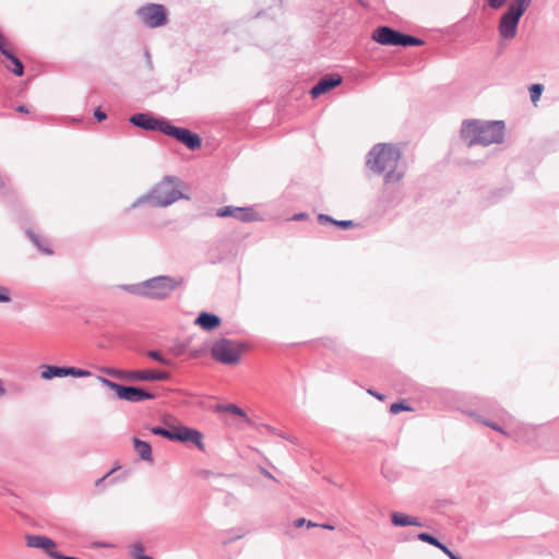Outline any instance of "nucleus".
I'll use <instances>...</instances> for the list:
<instances>
[{"mask_svg": "<svg viewBox=\"0 0 559 559\" xmlns=\"http://www.w3.org/2000/svg\"><path fill=\"white\" fill-rule=\"evenodd\" d=\"M401 157L402 152L396 145L378 143L368 152L366 167L376 175H383L384 183H395L404 177V171L399 169Z\"/></svg>", "mask_w": 559, "mask_h": 559, "instance_id": "1", "label": "nucleus"}, {"mask_svg": "<svg viewBox=\"0 0 559 559\" xmlns=\"http://www.w3.org/2000/svg\"><path fill=\"white\" fill-rule=\"evenodd\" d=\"M504 129L506 126L502 120H464L460 130V136L467 146H488L503 142Z\"/></svg>", "mask_w": 559, "mask_h": 559, "instance_id": "2", "label": "nucleus"}, {"mask_svg": "<svg viewBox=\"0 0 559 559\" xmlns=\"http://www.w3.org/2000/svg\"><path fill=\"white\" fill-rule=\"evenodd\" d=\"M183 182L176 176H166L157 182L147 194L140 197L133 206H139L143 203H150L154 207H165L178 200L189 199L181 191Z\"/></svg>", "mask_w": 559, "mask_h": 559, "instance_id": "3", "label": "nucleus"}, {"mask_svg": "<svg viewBox=\"0 0 559 559\" xmlns=\"http://www.w3.org/2000/svg\"><path fill=\"white\" fill-rule=\"evenodd\" d=\"M182 283V277L159 275L148 278L140 284L126 285L123 286V289L136 296L163 300L168 298Z\"/></svg>", "mask_w": 559, "mask_h": 559, "instance_id": "4", "label": "nucleus"}, {"mask_svg": "<svg viewBox=\"0 0 559 559\" xmlns=\"http://www.w3.org/2000/svg\"><path fill=\"white\" fill-rule=\"evenodd\" d=\"M372 39L383 46L408 47L424 45L423 39L401 33L390 26L377 27L372 33Z\"/></svg>", "mask_w": 559, "mask_h": 559, "instance_id": "5", "label": "nucleus"}, {"mask_svg": "<svg viewBox=\"0 0 559 559\" xmlns=\"http://www.w3.org/2000/svg\"><path fill=\"white\" fill-rule=\"evenodd\" d=\"M151 432L155 436H160L171 441L191 442L194 443L199 450H205L203 436L197 429H192L186 426L174 427V429L156 426L151 428Z\"/></svg>", "mask_w": 559, "mask_h": 559, "instance_id": "6", "label": "nucleus"}, {"mask_svg": "<svg viewBox=\"0 0 559 559\" xmlns=\"http://www.w3.org/2000/svg\"><path fill=\"white\" fill-rule=\"evenodd\" d=\"M103 372L119 380L129 381H165L170 378L169 372L163 370H123L106 367Z\"/></svg>", "mask_w": 559, "mask_h": 559, "instance_id": "7", "label": "nucleus"}, {"mask_svg": "<svg viewBox=\"0 0 559 559\" xmlns=\"http://www.w3.org/2000/svg\"><path fill=\"white\" fill-rule=\"evenodd\" d=\"M98 381L107 386L108 389L115 391L117 397L119 400H123L131 403L142 402L144 400H154L155 395L142 388L123 385L117 382H114L105 377H97Z\"/></svg>", "mask_w": 559, "mask_h": 559, "instance_id": "8", "label": "nucleus"}, {"mask_svg": "<svg viewBox=\"0 0 559 559\" xmlns=\"http://www.w3.org/2000/svg\"><path fill=\"white\" fill-rule=\"evenodd\" d=\"M140 22L148 28H157L167 24V10L163 4L146 3L135 12Z\"/></svg>", "mask_w": 559, "mask_h": 559, "instance_id": "9", "label": "nucleus"}, {"mask_svg": "<svg viewBox=\"0 0 559 559\" xmlns=\"http://www.w3.org/2000/svg\"><path fill=\"white\" fill-rule=\"evenodd\" d=\"M213 359L224 365H236L240 359V350L227 338H219L211 347Z\"/></svg>", "mask_w": 559, "mask_h": 559, "instance_id": "10", "label": "nucleus"}, {"mask_svg": "<svg viewBox=\"0 0 559 559\" xmlns=\"http://www.w3.org/2000/svg\"><path fill=\"white\" fill-rule=\"evenodd\" d=\"M164 134L176 139L191 151H195L201 147L202 139L198 133L182 127H176L169 121L165 126Z\"/></svg>", "mask_w": 559, "mask_h": 559, "instance_id": "11", "label": "nucleus"}, {"mask_svg": "<svg viewBox=\"0 0 559 559\" xmlns=\"http://www.w3.org/2000/svg\"><path fill=\"white\" fill-rule=\"evenodd\" d=\"M521 17V14L508 9L500 17L498 25L499 35L507 40L513 39L516 36Z\"/></svg>", "mask_w": 559, "mask_h": 559, "instance_id": "12", "label": "nucleus"}, {"mask_svg": "<svg viewBox=\"0 0 559 559\" xmlns=\"http://www.w3.org/2000/svg\"><path fill=\"white\" fill-rule=\"evenodd\" d=\"M130 123L133 126L141 128L147 131H160L164 133L165 126H167L168 120L164 118H155L150 114L140 112L134 114L129 118Z\"/></svg>", "mask_w": 559, "mask_h": 559, "instance_id": "13", "label": "nucleus"}, {"mask_svg": "<svg viewBox=\"0 0 559 559\" xmlns=\"http://www.w3.org/2000/svg\"><path fill=\"white\" fill-rule=\"evenodd\" d=\"M217 217H234L240 222L248 223L258 221V214L251 206L226 205L216 211Z\"/></svg>", "mask_w": 559, "mask_h": 559, "instance_id": "14", "label": "nucleus"}, {"mask_svg": "<svg viewBox=\"0 0 559 559\" xmlns=\"http://www.w3.org/2000/svg\"><path fill=\"white\" fill-rule=\"evenodd\" d=\"M25 544L29 548L44 550L45 554L51 559H53V555H60V552L56 550V542L45 535L28 534L25 536Z\"/></svg>", "mask_w": 559, "mask_h": 559, "instance_id": "15", "label": "nucleus"}, {"mask_svg": "<svg viewBox=\"0 0 559 559\" xmlns=\"http://www.w3.org/2000/svg\"><path fill=\"white\" fill-rule=\"evenodd\" d=\"M342 83V76L338 74H326L322 76L317 84L310 90V94L313 98L319 97L322 94L328 93L332 88L338 86Z\"/></svg>", "mask_w": 559, "mask_h": 559, "instance_id": "16", "label": "nucleus"}, {"mask_svg": "<svg viewBox=\"0 0 559 559\" xmlns=\"http://www.w3.org/2000/svg\"><path fill=\"white\" fill-rule=\"evenodd\" d=\"M194 323L205 331H212L221 325L222 320L217 314L203 311L197 317Z\"/></svg>", "mask_w": 559, "mask_h": 559, "instance_id": "17", "label": "nucleus"}, {"mask_svg": "<svg viewBox=\"0 0 559 559\" xmlns=\"http://www.w3.org/2000/svg\"><path fill=\"white\" fill-rule=\"evenodd\" d=\"M391 522L394 526H400V527L408 526V525L423 526V524L419 522V520L417 518H413V516L406 515L401 512H393L391 514Z\"/></svg>", "mask_w": 559, "mask_h": 559, "instance_id": "18", "label": "nucleus"}, {"mask_svg": "<svg viewBox=\"0 0 559 559\" xmlns=\"http://www.w3.org/2000/svg\"><path fill=\"white\" fill-rule=\"evenodd\" d=\"M134 450L139 454L140 459L143 461L152 462V447L148 442L140 440L138 438L133 439Z\"/></svg>", "mask_w": 559, "mask_h": 559, "instance_id": "19", "label": "nucleus"}, {"mask_svg": "<svg viewBox=\"0 0 559 559\" xmlns=\"http://www.w3.org/2000/svg\"><path fill=\"white\" fill-rule=\"evenodd\" d=\"M0 52L11 61L13 64L12 68L8 67L10 71H12L15 75L22 76L24 73V66L20 61L19 58H16L10 50H8L5 47H0Z\"/></svg>", "mask_w": 559, "mask_h": 559, "instance_id": "20", "label": "nucleus"}, {"mask_svg": "<svg viewBox=\"0 0 559 559\" xmlns=\"http://www.w3.org/2000/svg\"><path fill=\"white\" fill-rule=\"evenodd\" d=\"M40 377L45 380H50L52 378H61L63 376V367L59 366H44V370L40 373Z\"/></svg>", "mask_w": 559, "mask_h": 559, "instance_id": "21", "label": "nucleus"}, {"mask_svg": "<svg viewBox=\"0 0 559 559\" xmlns=\"http://www.w3.org/2000/svg\"><path fill=\"white\" fill-rule=\"evenodd\" d=\"M63 376L68 377H75V378H84L92 376V372L86 369H80L75 367H63Z\"/></svg>", "mask_w": 559, "mask_h": 559, "instance_id": "22", "label": "nucleus"}, {"mask_svg": "<svg viewBox=\"0 0 559 559\" xmlns=\"http://www.w3.org/2000/svg\"><path fill=\"white\" fill-rule=\"evenodd\" d=\"M222 409L236 416L242 417L249 425L252 424L251 419L247 416L245 411L235 404H226L225 406H222Z\"/></svg>", "mask_w": 559, "mask_h": 559, "instance_id": "23", "label": "nucleus"}, {"mask_svg": "<svg viewBox=\"0 0 559 559\" xmlns=\"http://www.w3.org/2000/svg\"><path fill=\"white\" fill-rule=\"evenodd\" d=\"M531 3L532 0H512L508 9L523 15Z\"/></svg>", "mask_w": 559, "mask_h": 559, "instance_id": "24", "label": "nucleus"}, {"mask_svg": "<svg viewBox=\"0 0 559 559\" xmlns=\"http://www.w3.org/2000/svg\"><path fill=\"white\" fill-rule=\"evenodd\" d=\"M146 355L147 357H150L151 359L162 364V365H165V366H170L171 365V359H168L166 358L159 350H156V349H150L146 352Z\"/></svg>", "mask_w": 559, "mask_h": 559, "instance_id": "25", "label": "nucleus"}, {"mask_svg": "<svg viewBox=\"0 0 559 559\" xmlns=\"http://www.w3.org/2000/svg\"><path fill=\"white\" fill-rule=\"evenodd\" d=\"M417 538L421 542H425V543H428L435 547H437L439 549V547H441V542L435 537L433 535L429 534V533H419L417 535Z\"/></svg>", "mask_w": 559, "mask_h": 559, "instance_id": "26", "label": "nucleus"}, {"mask_svg": "<svg viewBox=\"0 0 559 559\" xmlns=\"http://www.w3.org/2000/svg\"><path fill=\"white\" fill-rule=\"evenodd\" d=\"M544 91V86L542 84H533L530 87V97L533 103L539 100L542 93Z\"/></svg>", "mask_w": 559, "mask_h": 559, "instance_id": "27", "label": "nucleus"}, {"mask_svg": "<svg viewBox=\"0 0 559 559\" xmlns=\"http://www.w3.org/2000/svg\"><path fill=\"white\" fill-rule=\"evenodd\" d=\"M411 409H412L411 406L404 402H396V403L391 404V406H390V412L394 415L399 414L400 412L411 411Z\"/></svg>", "mask_w": 559, "mask_h": 559, "instance_id": "28", "label": "nucleus"}, {"mask_svg": "<svg viewBox=\"0 0 559 559\" xmlns=\"http://www.w3.org/2000/svg\"><path fill=\"white\" fill-rule=\"evenodd\" d=\"M10 301L11 295L9 288L0 285V304H7Z\"/></svg>", "mask_w": 559, "mask_h": 559, "instance_id": "29", "label": "nucleus"}, {"mask_svg": "<svg viewBox=\"0 0 559 559\" xmlns=\"http://www.w3.org/2000/svg\"><path fill=\"white\" fill-rule=\"evenodd\" d=\"M302 525H307V527H317L318 524L314 523V522H311V521H307L306 519L304 518H300V519H297L295 522H294V526L295 527H301Z\"/></svg>", "mask_w": 559, "mask_h": 559, "instance_id": "30", "label": "nucleus"}, {"mask_svg": "<svg viewBox=\"0 0 559 559\" xmlns=\"http://www.w3.org/2000/svg\"><path fill=\"white\" fill-rule=\"evenodd\" d=\"M334 225L342 228V229H348L355 226L354 221L346 219V221H337L335 219Z\"/></svg>", "mask_w": 559, "mask_h": 559, "instance_id": "31", "label": "nucleus"}, {"mask_svg": "<svg viewBox=\"0 0 559 559\" xmlns=\"http://www.w3.org/2000/svg\"><path fill=\"white\" fill-rule=\"evenodd\" d=\"M28 235H29V238L32 239V241L37 246V248H38V249H40L41 251H44V252H45V253H47V254L52 253V251H51V250H49V249H47V248H43V247L40 246V243H39V239H38V237H37L35 234H33V233H28Z\"/></svg>", "mask_w": 559, "mask_h": 559, "instance_id": "32", "label": "nucleus"}, {"mask_svg": "<svg viewBox=\"0 0 559 559\" xmlns=\"http://www.w3.org/2000/svg\"><path fill=\"white\" fill-rule=\"evenodd\" d=\"M439 549L445 554L450 559H462L459 555L454 554L453 551H451L447 545H444L443 543L441 544V547H439Z\"/></svg>", "mask_w": 559, "mask_h": 559, "instance_id": "33", "label": "nucleus"}, {"mask_svg": "<svg viewBox=\"0 0 559 559\" xmlns=\"http://www.w3.org/2000/svg\"><path fill=\"white\" fill-rule=\"evenodd\" d=\"M144 547L141 543H135L132 545V556L136 559V556H143L142 552Z\"/></svg>", "mask_w": 559, "mask_h": 559, "instance_id": "34", "label": "nucleus"}, {"mask_svg": "<svg viewBox=\"0 0 559 559\" xmlns=\"http://www.w3.org/2000/svg\"><path fill=\"white\" fill-rule=\"evenodd\" d=\"M318 222L320 224L329 223V224H333L334 225L335 218H333V217H331V216H329L326 214H319L318 215Z\"/></svg>", "mask_w": 559, "mask_h": 559, "instance_id": "35", "label": "nucleus"}, {"mask_svg": "<svg viewBox=\"0 0 559 559\" xmlns=\"http://www.w3.org/2000/svg\"><path fill=\"white\" fill-rule=\"evenodd\" d=\"M487 2L491 9H500L502 5H504L507 0H487Z\"/></svg>", "mask_w": 559, "mask_h": 559, "instance_id": "36", "label": "nucleus"}, {"mask_svg": "<svg viewBox=\"0 0 559 559\" xmlns=\"http://www.w3.org/2000/svg\"><path fill=\"white\" fill-rule=\"evenodd\" d=\"M94 117L95 119L100 122V121H104L106 118H107V115L105 111H103L100 108H96L94 110Z\"/></svg>", "mask_w": 559, "mask_h": 559, "instance_id": "37", "label": "nucleus"}, {"mask_svg": "<svg viewBox=\"0 0 559 559\" xmlns=\"http://www.w3.org/2000/svg\"><path fill=\"white\" fill-rule=\"evenodd\" d=\"M367 393L374 396L376 399L380 400V401H384L385 400V395L382 394V393H379L372 389H368L367 390Z\"/></svg>", "mask_w": 559, "mask_h": 559, "instance_id": "38", "label": "nucleus"}, {"mask_svg": "<svg viewBox=\"0 0 559 559\" xmlns=\"http://www.w3.org/2000/svg\"><path fill=\"white\" fill-rule=\"evenodd\" d=\"M15 110L17 112H22V114H27L28 112V108L25 106V105H19Z\"/></svg>", "mask_w": 559, "mask_h": 559, "instance_id": "39", "label": "nucleus"}, {"mask_svg": "<svg viewBox=\"0 0 559 559\" xmlns=\"http://www.w3.org/2000/svg\"><path fill=\"white\" fill-rule=\"evenodd\" d=\"M307 217V214L306 213H298V214H295L293 216V219L294 221H301V219H305Z\"/></svg>", "mask_w": 559, "mask_h": 559, "instance_id": "40", "label": "nucleus"}, {"mask_svg": "<svg viewBox=\"0 0 559 559\" xmlns=\"http://www.w3.org/2000/svg\"><path fill=\"white\" fill-rule=\"evenodd\" d=\"M145 59H146V63H147L148 68L152 69L153 63H152L151 55L147 50L145 51Z\"/></svg>", "mask_w": 559, "mask_h": 559, "instance_id": "41", "label": "nucleus"}, {"mask_svg": "<svg viewBox=\"0 0 559 559\" xmlns=\"http://www.w3.org/2000/svg\"><path fill=\"white\" fill-rule=\"evenodd\" d=\"M319 527H322L324 530H329V531H333L335 530V527L331 524H328V523H323V524H318Z\"/></svg>", "mask_w": 559, "mask_h": 559, "instance_id": "42", "label": "nucleus"}, {"mask_svg": "<svg viewBox=\"0 0 559 559\" xmlns=\"http://www.w3.org/2000/svg\"><path fill=\"white\" fill-rule=\"evenodd\" d=\"M263 427L270 432V433H274V435H277V431L274 427L272 426H269V425H263Z\"/></svg>", "mask_w": 559, "mask_h": 559, "instance_id": "43", "label": "nucleus"}, {"mask_svg": "<svg viewBox=\"0 0 559 559\" xmlns=\"http://www.w3.org/2000/svg\"><path fill=\"white\" fill-rule=\"evenodd\" d=\"M485 424L497 431L503 432L502 428H500L499 426H497L495 424H489V423H485Z\"/></svg>", "mask_w": 559, "mask_h": 559, "instance_id": "44", "label": "nucleus"}, {"mask_svg": "<svg viewBox=\"0 0 559 559\" xmlns=\"http://www.w3.org/2000/svg\"><path fill=\"white\" fill-rule=\"evenodd\" d=\"M112 472H114V469H112V471H110V472H109L108 474H106L105 476H103L102 478L97 479V480H96V486H98L100 483H103V481L107 478V476H109Z\"/></svg>", "mask_w": 559, "mask_h": 559, "instance_id": "45", "label": "nucleus"}, {"mask_svg": "<svg viewBox=\"0 0 559 559\" xmlns=\"http://www.w3.org/2000/svg\"><path fill=\"white\" fill-rule=\"evenodd\" d=\"M262 473H263V475H264V476H266V477H269V478H274V477L272 476V474H271L269 471H266V469H262Z\"/></svg>", "mask_w": 559, "mask_h": 559, "instance_id": "46", "label": "nucleus"}, {"mask_svg": "<svg viewBox=\"0 0 559 559\" xmlns=\"http://www.w3.org/2000/svg\"><path fill=\"white\" fill-rule=\"evenodd\" d=\"M4 388L2 385V381L0 380V396H2L4 394Z\"/></svg>", "mask_w": 559, "mask_h": 559, "instance_id": "47", "label": "nucleus"}, {"mask_svg": "<svg viewBox=\"0 0 559 559\" xmlns=\"http://www.w3.org/2000/svg\"><path fill=\"white\" fill-rule=\"evenodd\" d=\"M136 559H153L150 556L143 555V556H136Z\"/></svg>", "mask_w": 559, "mask_h": 559, "instance_id": "48", "label": "nucleus"}, {"mask_svg": "<svg viewBox=\"0 0 559 559\" xmlns=\"http://www.w3.org/2000/svg\"><path fill=\"white\" fill-rule=\"evenodd\" d=\"M277 435L281 436L284 439H288V437L286 435H283V433H280V432H277Z\"/></svg>", "mask_w": 559, "mask_h": 559, "instance_id": "49", "label": "nucleus"}]
</instances>
